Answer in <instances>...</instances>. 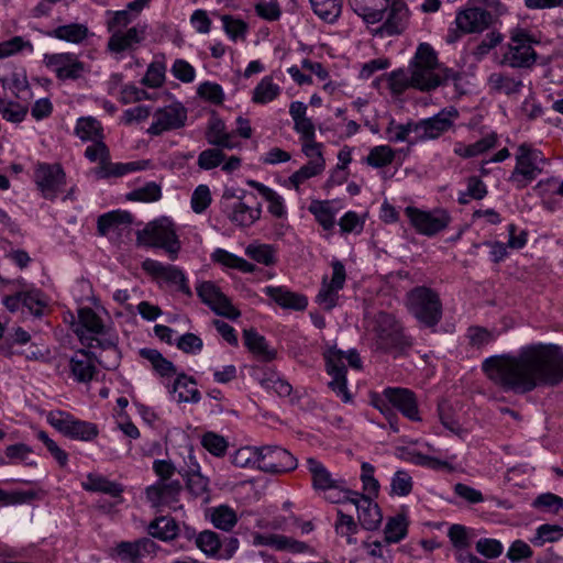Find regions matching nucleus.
<instances>
[{"instance_id":"nucleus-1","label":"nucleus","mask_w":563,"mask_h":563,"mask_svg":"<svg viewBox=\"0 0 563 563\" xmlns=\"http://www.w3.org/2000/svg\"><path fill=\"white\" fill-rule=\"evenodd\" d=\"M482 368L505 390L526 394L539 386H556L563 382V350L554 344H530L517 354L490 356Z\"/></svg>"},{"instance_id":"nucleus-2","label":"nucleus","mask_w":563,"mask_h":563,"mask_svg":"<svg viewBox=\"0 0 563 563\" xmlns=\"http://www.w3.org/2000/svg\"><path fill=\"white\" fill-rule=\"evenodd\" d=\"M74 332L82 345L88 349L102 347L111 356V360H100L107 369H113L119 365L120 353L114 340L104 338V325L100 317L89 307L78 310V321L73 323Z\"/></svg>"},{"instance_id":"nucleus-3","label":"nucleus","mask_w":563,"mask_h":563,"mask_svg":"<svg viewBox=\"0 0 563 563\" xmlns=\"http://www.w3.org/2000/svg\"><path fill=\"white\" fill-rule=\"evenodd\" d=\"M368 331L375 349L385 353L401 352L412 345V340L405 333L401 322L395 314L386 311L373 314Z\"/></svg>"},{"instance_id":"nucleus-4","label":"nucleus","mask_w":563,"mask_h":563,"mask_svg":"<svg viewBox=\"0 0 563 563\" xmlns=\"http://www.w3.org/2000/svg\"><path fill=\"white\" fill-rule=\"evenodd\" d=\"M324 358L327 372L332 377L329 387L341 397L344 402L351 401L352 396L346 386V367L344 361H346L352 368L361 369L362 361L360 354L354 349L344 352L336 347H330L324 353Z\"/></svg>"},{"instance_id":"nucleus-5","label":"nucleus","mask_w":563,"mask_h":563,"mask_svg":"<svg viewBox=\"0 0 563 563\" xmlns=\"http://www.w3.org/2000/svg\"><path fill=\"white\" fill-rule=\"evenodd\" d=\"M409 312L423 325L435 327L442 318V302L433 289L426 286L412 288L406 295Z\"/></svg>"},{"instance_id":"nucleus-6","label":"nucleus","mask_w":563,"mask_h":563,"mask_svg":"<svg viewBox=\"0 0 563 563\" xmlns=\"http://www.w3.org/2000/svg\"><path fill=\"white\" fill-rule=\"evenodd\" d=\"M136 240L140 245L165 250L172 261L177 258L180 251V242L176 235L174 223L167 218L153 221L143 230L137 231Z\"/></svg>"},{"instance_id":"nucleus-7","label":"nucleus","mask_w":563,"mask_h":563,"mask_svg":"<svg viewBox=\"0 0 563 563\" xmlns=\"http://www.w3.org/2000/svg\"><path fill=\"white\" fill-rule=\"evenodd\" d=\"M435 68L434 51L429 44H420L409 66L413 88L430 91L442 85V79L435 73Z\"/></svg>"},{"instance_id":"nucleus-8","label":"nucleus","mask_w":563,"mask_h":563,"mask_svg":"<svg viewBox=\"0 0 563 563\" xmlns=\"http://www.w3.org/2000/svg\"><path fill=\"white\" fill-rule=\"evenodd\" d=\"M544 163L545 159L540 151L527 143L519 145L516 153V166L508 181L517 189L526 188L542 173Z\"/></svg>"},{"instance_id":"nucleus-9","label":"nucleus","mask_w":563,"mask_h":563,"mask_svg":"<svg viewBox=\"0 0 563 563\" xmlns=\"http://www.w3.org/2000/svg\"><path fill=\"white\" fill-rule=\"evenodd\" d=\"M457 117V110L450 107L442 109L433 117L417 121L413 126V137L410 144L439 139L453 128Z\"/></svg>"},{"instance_id":"nucleus-10","label":"nucleus","mask_w":563,"mask_h":563,"mask_svg":"<svg viewBox=\"0 0 563 563\" xmlns=\"http://www.w3.org/2000/svg\"><path fill=\"white\" fill-rule=\"evenodd\" d=\"M508 51L504 55V62L512 68H529L537 60V54L532 47L533 40L523 29H516L511 32Z\"/></svg>"},{"instance_id":"nucleus-11","label":"nucleus","mask_w":563,"mask_h":563,"mask_svg":"<svg viewBox=\"0 0 563 563\" xmlns=\"http://www.w3.org/2000/svg\"><path fill=\"white\" fill-rule=\"evenodd\" d=\"M405 213L416 231L427 236L435 235L451 222L449 212L441 208L423 211L415 207H407Z\"/></svg>"},{"instance_id":"nucleus-12","label":"nucleus","mask_w":563,"mask_h":563,"mask_svg":"<svg viewBox=\"0 0 563 563\" xmlns=\"http://www.w3.org/2000/svg\"><path fill=\"white\" fill-rule=\"evenodd\" d=\"M234 198L235 194L232 189L224 190L221 199L222 211L232 223L239 227H251L261 218V205L251 207L243 202L240 197L238 200H233Z\"/></svg>"},{"instance_id":"nucleus-13","label":"nucleus","mask_w":563,"mask_h":563,"mask_svg":"<svg viewBox=\"0 0 563 563\" xmlns=\"http://www.w3.org/2000/svg\"><path fill=\"white\" fill-rule=\"evenodd\" d=\"M142 269L153 278L164 282L168 286L175 287L178 291L187 297H191L192 292L188 285L184 272L174 265H165L158 261L146 258L142 262Z\"/></svg>"},{"instance_id":"nucleus-14","label":"nucleus","mask_w":563,"mask_h":563,"mask_svg":"<svg viewBox=\"0 0 563 563\" xmlns=\"http://www.w3.org/2000/svg\"><path fill=\"white\" fill-rule=\"evenodd\" d=\"M198 297L218 316L235 320L241 312L233 307L230 299L212 282H202L196 288Z\"/></svg>"},{"instance_id":"nucleus-15","label":"nucleus","mask_w":563,"mask_h":563,"mask_svg":"<svg viewBox=\"0 0 563 563\" xmlns=\"http://www.w3.org/2000/svg\"><path fill=\"white\" fill-rule=\"evenodd\" d=\"M297 467V459L277 445H265L260 448V466L258 470L271 473L279 474L294 471Z\"/></svg>"},{"instance_id":"nucleus-16","label":"nucleus","mask_w":563,"mask_h":563,"mask_svg":"<svg viewBox=\"0 0 563 563\" xmlns=\"http://www.w3.org/2000/svg\"><path fill=\"white\" fill-rule=\"evenodd\" d=\"M66 174L59 164L37 165V190L43 198L54 200L65 191Z\"/></svg>"},{"instance_id":"nucleus-17","label":"nucleus","mask_w":563,"mask_h":563,"mask_svg":"<svg viewBox=\"0 0 563 563\" xmlns=\"http://www.w3.org/2000/svg\"><path fill=\"white\" fill-rule=\"evenodd\" d=\"M187 121V109L180 102H174L157 109L153 114V122L147 132L161 135L170 130L183 128Z\"/></svg>"},{"instance_id":"nucleus-18","label":"nucleus","mask_w":563,"mask_h":563,"mask_svg":"<svg viewBox=\"0 0 563 563\" xmlns=\"http://www.w3.org/2000/svg\"><path fill=\"white\" fill-rule=\"evenodd\" d=\"M496 19L495 16L481 7H470L464 10H460L455 16V23L457 29L462 33H482L489 29Z\"/></svg>"},{"instance_id":"nucleus-19","label":"nucleus","mask_w":563,"mask_h":563,"mask_svg":"<svg viewBox=\"0 0 563 563\" xmlns=\"http://www.w3.org/2000/svg\"><path fill=\"white\" fill-rule=\"evenodd\" d=\"M409 19V10L402 0H388L385 16L377 33L393 36L402 33Z\"/></svg>"},{"instance_id":"nucleus-20","label":"nucleus","mask_w":563,"mask_h":563,"mask_svg":"<svg viewBox=\"0 0 563 563\" xmlns=\"http://www.w3.org/2000/svg\"><path fill=\"white\" fill-rule=\"evenodd\" d=\"M44 62L59 79H77L85 73V64L74 54L45 55Z\"/></svg>"},{"instance_id":"nucleus-21","label":"nucleus","mask_w":563,"mask_h":563,"mask_svg":"<svg viewBox=\"0 0 563 563\" xmlns=\"http://www.w3.org/2000/svg\"><path fill=\"white\" fill-rule=\"evenodd\" d=\"M183 486L178 479L172 482H156L146 488V498L152 507H173L179 501Z\"/></svg>"},{"instance_id":"nucleus-22","label":"nucleus","mask_w":563,"mask_h":563,"mask_svg":"<svg viewBox=\"0 0 563 563\" xmlns=\"http://www.w3.org/2000/svg\"><path fill=\"white\" fill-rule=\"evenodd\" d=\"M383 394L387 401L408 419L412 421H419L421 419L419 416L417 398L411 390L400 387H388Z\"/></svg>"},{"instance_id":"nucleus-23","label":"nucleus","mask_w":563,"mask_h":563,"mask_svg":"<svg viewBox=\"0 0 563 563\" xmlns=\"http://www.w3.org/2000/svg\"><path fill=\"white\" fill-rule=\"evenodd\" d=\"M353 505L357 510L358 522L365 530L374 531L378 529L383 515L378 505L369 496L358 493V496L354 497Z\"/></svg>"},{"instance_id":"nucleus-24","label":"nucleus","mask_w":563,"mask_h":563,"mask_svg":"<svg viewBox=\"0 0 563 563\" xmlns=\"http://www.w3.org/2000/svg\"><path fill=\"white\" fill-rule=\"evenodd\" d=\"M353 11L367 24L382 22L388 0H349Z\"/></svg>"},{"instance_id":"nucleus-25","label":"nucleus","mask_w":563,"mask_h":563,"mask_svg":"<svg viewBox=\"0 0 563 563\" xmlns=\"http://www.w3.org/2000/svg\"><path fill=\"white\" fill-rule=\"evenodd\" d=\"M254 544L265 545L277 551H288L291 553H303L308 550V544L294 538L283 534H256Z\"/></svg>"},{"instance_id":"nucleus-26","label":"nucleus","mask_w":563,"mask_h":563,"mask_svg":"<svg viewBox=\"0 0 563 563\" xmlns=\"http://www.w3.org/2000/svg\"><path fill=\"white\" fill-rule=\"evenodd\" d=\"M91 350H79L69 360L70 371L76 380L87 383L92 379L96 366L92 361Z\"/></svg>"},{"instance_id":"nucleus-27","label":"nucleus","mask_w":563,"mask_h":563,"mask_svg":"<svg viewBox=\"0 0 563 563\" xmlns=\"http://www.w3.org/2000/svg\"><path fill=\"white\" fill-rule=\"evenodd\" d=\"M264 292L282 308L303 310L308 305L305 296L292 292L285 287L267 286L265 287Z\"/></svg>"},{"instance_id":"nucleus-28","label":"nucleus","mask_w":563,"mask_h":563,"mask_svg":"<svg viewBox=\"0 0 563 563\" xmlns=\"http://www.w3.org/2000/svg\"><path fill=\"white\" fill-rule=\"evenodd\" d=\"M144 38V29L133 26L126 32L113 31L108 42V47L111 52L121 53L131 49L134 45L141 43Z\"/></svg>"},{"instance_id":"nucleus-29","label":"nucleus","mask_w":563,"mask_h":563,"mask_svg":"<svg viewBox=\"0 0 563 563\" xmlns=\"http://www.w3.org/2000/svg\"><path fill=\"white\" fill-rule=\"evenodd\" d=\"M307 467L312 477V486L317 490H327V488L341 487L343 479L333 478L325 466L313 457L307 459Z\"/></svg>"},{"instance_id":"nucleus-30","label":"nucleus","mask_w":563,"mask_h":563,"mask_svg":"<svg viewBox=\"0 0 563 563\" xmlns=\"http://www.w3.org/2000/svg\"><path fill=\"white\" fill-rule=\"evenodd\" d=\"M133 222V216L128 211H110L98 218V232L107 235L110 231H120Z\"/></svg>"},{"instance_id":"nucleus-31","label":"nucleus","mask_w":563,"mask_h":563,"mask_svg":"<svg viewBox=\"0 0 563 563\" xmlns=\"http://www.w3.org/2000/svg\"><path fill=\"white\" fill-rule=\"evenodd\" d=\"M243 336L246 347L261 361L269 362L276 357V351L269 349L265 338L254 329H245Z\"/></svg>"},{"instance_id":"nucleus-32","label":"nucleus","mask_w":563,"mask_h":563,"mask_svg":"<svg viewBox=\"0 0 563 563\" xmlns=\"http://www.w3.org/2000/svg\"><path fill=\"white\" fill-rule=\"evenodd\" d=\"M82 488L87 492L103 493L114 498H121L123 486L98 474H88Z\"/></svg>"},{"instance_id":"nucleus-33","label":"nucleus","mask_w":563,"mask_h":563,"mask_svg":"<svg viewBox=\"0 0 563 563\" xmlns=\"http://www.w3.org/2000/svg\"><path fill=\"white\" fill-rule=\"evenodd\" d=\"M2 303L10 312L26 310L30 314H34L35 294L32 289L16 291L13 295L4 296Z\"/></svg>"},{"instance_id":"nucleus-34","label":"nucleus","mask_w":563,"mask_h":563,"mask_svg":"<svg viewBox=\"0 0 563 563\" xmlns=\"http://www.w3.org/2000/svg\"><path fill=\"white\" fill-rule=\"evenodd\" d=\"M4 89L10 90L16 98L26 99L31 96V89L24 70H14L0 77Z\"/></svg>"},{"instance_id":"nucleus-35","label":"nucleus","mask_w":563,"mask_h":563,"mask_svg":"<svg viewBox=\"0 0 563 563\" xmlns=\"http://www.w3.org/2000/svg\"><path fill=\"white\" fill-rule=\"evenodd\" d=\"M178 531L179 528L175 519L166 516L156 518L147 527L148 534L162 541L175 539Z\"/></svg>"},{"instance_id":"nucleus-36","label":"nucleus","mask_w":563,"mask_h":563,"mask_svg":"<svg viewBox=\"0 0 563 563\" xmlns=\"http://www.w3.org/2000/svg\"><path fill=\"white\" fill-rule=\"evenodd\" d=\"M206 139L209 144L232 150L236 144L232 141V135L225 132L224 123L219 119H212L209 122Z\"/></svg>"},{"instance_id":"nucleus-37","label":"nucleus","mask_w":563,"mask_h":563,"mask_svg":"<svg viewBox=\"0 0 563 563\" xmlns=\"http://www.w3.org/2000/svg\"><path fill=\"white\" fill-rule=\"evenodd\" d=\"M247 185L256 189L268 201V211L276 218H283L286 213L283 198L272 188L256 180H249Z\"/></svg>"},{"instance_id":"nucleus-38","label":"nucleus","mask_w":563,"mask_h":563,"mask_svg":"<svg viewBox=\"0 0 563 563\" xmlns=\"http://www.w3.org/2000/svg\"><path fill=\"white\" fill-rule=\"evenodd\" d=\"M75 134L84 142H96L103 139L102 126L92 117H82L77 120Z\"/></svg>"},{"instance_id":"nucleus-39","label":"nucleus","mask_w":563,"mask_h":563,"mask_svg":"<svg viewBox=\"0 0 563 563\" xmlns=\"http://www.w3.org/2000/svg\"><path fill=\"white\" fill-rule=\"evenodd\" d=\"M173 393L177 394L179 402H198L200 393L196 388V382L185 374L179 375L173 385Z\"/></svg>"},{"instance_id":"nucleus-40","label":"nucleus","mask_w":563,"mask_h":563,"mask_svg":"<svg viewBox=\"0 0 563 563\" xmlns=\"http://www.w3.org/2000/svg\"><path fill=\"white\" fill-rule=\"evenodd\" d=\"M488 85L497 93L512 96L522 88V81L501 73H494L488 78Z\"/></svg>"},{"instance_id":"nucleus-41","label":"nucleus","mask_w":563,"mask_h":563,"mask_svg":"<svg viewBox=\"0 0 563 563\" xmlns=\"http://www.w3.org/2000/svg\"><path fill=\"white\" fill-rule=\"evenodd\" d=\"M212 260L225 267L234 268L243 273H253L256 266L246 260L236 256L223 249H217L212 255Z\"/></svg>"},{"instance_id":"nucleus-42","label":"nucleus","mask_w":563,"mask_h":563,"mask_svg":"<svg viewBox=\"0 0 563 563\" xmlns=\"http://www.w3.org/2000/svg\"><path fill=\"white\" fill-rule=\"evenodd\" d=\"M184 476L186 477V485L189 493L194 497L200 498L202 503H208L210 499L208 478L201 475L199 470L187 472Z\"/></svg>"},{"instance_id":"nucleus-43","label":"nucleus","mask_w":563,"mask_h":563,"mask_svg":"<svg viewBox=\"0 0 563 563\" xmlns=\"http://www.w3.org/2000/svg\"><path fill=\"white\" fill-rule=\"evenodd\" d=\"M140 355L147 360L156 373L163 377H170L176 374L174 364L166 360L161 352L155 349H141Z\"/></svg>"},{"instance_id":"nucleus-44","label":"nucleus","mask_w":563,"mask_h":563,"mask_svg":"<svg viewBox=\"0 0 563 563\" xmlns=\"http://www.w3.org/2000/svg\"><path fill=\"white\" fill-rule=\"evenodd\" d=\"M66 428L65 435L76 440L90 441L98 435V428L95 423L77 420L71 416Z\"/></svg>"},{"instance_id":"nucleus-45","label":"nucleus","mask_w":563,"mask_h":563,"mask_svg":"<svg viewBox=\"0 0 563 563\" xmlns=\"http://www.w3.org/2000/svg\"><path fill=\"white\" fill-rule=\"evenodd\" d=\"M313 12L327 22H334L341 14L342 0H309Z\"/></svg>"},{"instance_id":"nucleus-46","label":"nucleus","mask_w":563,"mask_h":563,"mask_svg":"<svg viewBox=\"0 0 563 563\" xmlns=\"http://www.w3.org/2000/svg\"><path fill=\"white\" fill-rule=\"evenodd\" d=\"M408 523L402 515L388 519L384 529V541L387 544L398 543L407 536Z\"/></svg>"},{"instance_id":"nucleus-47","label":"nucleus","mask_w":563,"mask_h":563,"mask_svg":"<svg viewBox=\"0 0 563 563\" xmlns=\"http://www.w3.org/2000/svg\"><path fill=\"white\" fill-rule=\"evenodd\" d=\"M496 135L489 134L470 145L457 144L454 152L464 158L475 157L494 147L496 145Z\"/></svg>"},{"instance_id":"nucleus-48","label":"nucleus","mask_w":563,"mask_h":563,"mask_svg":"<svg viewBox=\"0 0 563 563\" xmlns=\"http://www.w3.org/2000/svg\"><path fill=\"white\" fill-rule=\"evenodd\" d=\"M52 34L59 40L79 44L88 37L89 30L85 24L71 23L56 27Z\"/></svg>"},{"instance_id":"nucleus-49","label":"nucleus","mask_w":563,"mask_h":563,"mask_svg":"<svg viewBox=\"0 0 563 563\" xmlns=\"http://www.w3.org/2000/svg\"><path fill=\"white\" fill-rule=\"evenodd\" d=\"M279 92V86L273 82L271 76H266L254 88L252 100L255 103L264 104L276 99Z\"/></svg>"},{"instance_id":"nucleus-50","label":"nucleus","mask_w":563,"mask_h":563,"mask_svg":"<svg viewBox=\"0 0 563 563\" xmlns=\"http://www.w3.org/2000/svg\"><path fill=\"white\" fill-rule=\"evenodd\" d=\"M309 211L324 230H331L335 223V214L329 201L314 200L309 206Z\"/></svg>"},{"instance_id":"nucleus-51","label":"nucleus","mask_w":563,"mask_h":563,"mask_svg":"<svg viewBox=\"0 0 563 563\" xmlns=\"http://www.w3.org/2000/svg\"><path fill=\"white\" fill-rule=\"evenodd\" d=\"M210 518L216 528L224 531H230L238 522L235 511L227 505L213 508Z\"/></svg>"},{"instance_id":"nucleus-52","label":"nucleus","mask_w":563,"mask_h":563,"mask_svg":"<svg viewBox=\"0 0 563 563\" xmlns=\"http://www.w3.org/2000/svg\"><path fill=\"white\" fill-rule=\"evenodd\" d=\"M195 543L208 556H217L222 545L219 534L211 530L200 532Z\"/></svg>"},{"instance_id":"nucleus-53","label":"nucleus","mask_w":563,"mask_h":563,"mask_svg":"<svg viewBox=\"0 0 563 563\" xmlns=\"http://www.w3.org/2000/svg\"><path fill=\"white\" fill-rule=\"evenodd\" d=\"M162 197V188L155 181L146 183L144 186L136 188L126 195L131 201L154 202Z\"/></svg>"},{"instance_id":"nucleus-54","label":"nucleus","mask_w":563,"mask_h":563,"mask_svg":"<svg viewBox=\"0 0 563 563\" xmlns=\"http://www.w3.org/2000/svg\"><path fill=\"white\" fill-rule=\"evenodd\" d=\"M245 254L266 266L273 265L276 262L275 250L269 244H250L245 249Z\"/></svg>"},{"instance_id":"nucleus-55","label":"nucleus","mask_w":563,"mask_h":563,"mask_svg":"<svg viewBox=\"0 0 563 563\" xmlns=\"http://www.w3.org/2000/svg\"><path fill=\"white\" fill-rule=\"evenodd\" d=\"M232 463L238 467H247L251 465L260 466V448L244 446L240 448L232 455Z\"/></svg>"},{"instance_id":"nucleus-56","label":"nucleus","mask_w":563,"mask_h":563,"mask_svg":"<svg viewBox=\"0 0 563 563\" xmlns=\"http://www.w3.org/2000/svg\"><path fill=\"white\" fill-rule=\"evenodd\" d=\"M395 158V153L388 145L375 146L366 157V163L373 167L380 168L389 165Z\"/></svg>"},{"instance_id":"nucleus-57","label":"nucleus","mask_w":563,"mask_h":563,"mask_svg":"<svg viewBox=\"0 0 563 563\" xmlns=\"http://www.w3.org/2000/svg\"><path fill=\"white\" fill-rule=\"evenodd\" d=\"M532 506L549 514H559L563 509V498L552 493H545L539 495Z\"/></svg>"},{"instance_id":"nucleus-58","label":"nucleus","mask_w":563,"mask_h":563,"mask_svg":"<svg viewBox=\"0 0 563 563\" xmlns=\"http://www.w3.org/2000/svg\"><path fill=\"white\" fill-rule=\"evenodd\" d=\"M221 148L222 147L217 146V148H207L202 151L198 156L197 165L205 170L220 166L225 158Z\"/></svg>"},{"instance_id":"nucleus-59","label":"nucleus","mask_w":563,"mask_h":563,"mask_svg":"<svg viewBox=\"0 0 563 563\" xmlns=\"http://www.w3.org/2000/svg\"><path fill=\"white\" fill-rule=\"evenodd\" d=\"M338 520L335 522V530L341 536L347 537V542L354 543L355 539L352 538L353 534L357 532V523L353 519L352 516L344 514L341 509L336 511Z\"/></svg>"},{"instance_id":"nucleus-60","label":"nucleus","mask_w":563,"mask_h":563,"mask_svg":"<svg viewBox=\"0 0 563 563\" xmlns=\"http://www.w3.org/2000/svg\"><path fill=\"white\" fill-rule=\"evenodd\" d=\"M23 49H27L29 53H32V43L24 41L21 36H14L8 41L0 42V58L9 57Z\"/></svg>"},{"instance_id":"nucleus-61","label":"nucleus","mask_w":563,"mask_h":563,"mask_svg":"<svg viewBox=\"0 0 563 563\" xmlns=\"http://www.w3.org/2000/svg\"><path fill=\"white\" fill-rule=\"evenodd\" d=\"M563 537V528L558 525H542L537 530V537L532 540L536 545H543L545 542H554Z\"/></svg>"},{"instance_id":"nucleus-62","label":"nucleus","mask_w":563,"mask_h":563,"mask_svg":"<svg viewBox=\"0 0 563 563\" xmlns=\"http://www.w3.org/2000/svg\"><path fill=\"white\" fill-rule=\"evenodd\" d=\"M324 168L320 167L319 164H312L308 162L289 177V181L298 190L303 181L321 174Z\"/></svg>"},{"instance_id":"nucleus-63","label":"nucleus","mask_w":563,"mask_h":563,"mask_svg":"<svg viewBox=\"0 0 563 563\" xmlns=\"http://www.w3.org/2000/svg\"><path fill=\"white\" fill-rule=\"evenodd\" d=\"M388 86L394 93L404 92L407 88L413 87L411 74L408 75L404 69L391 71L388 78Z\"/></svg>"},{"instance_id":"nucleus-64","label":"nucleus","mask_w":563,"mask_h":563,"mask_svg":"<svg viewBox=\"0 0 563 563\" xmlns=\"http://www.w3.org/2000/svg\"><path fill=\"white\" fill-rule=\"evenodd\" d=\"M85 156L90 162H99V166H104L110 159V152L102 140H99L86 148Z\"/></svg>"}]
</instances>
